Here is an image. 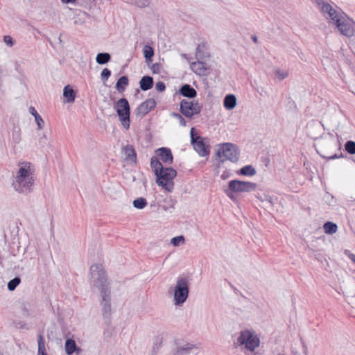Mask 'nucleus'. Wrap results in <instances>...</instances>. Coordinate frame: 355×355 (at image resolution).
I'll return each instance as SVG.
<instances>
[{"label": "nucleus", "instance_id": "nucleus-1", "mask_svg": "<svg viewBox=\"0 0 355 355\" xmlns=\"http://www.w3.org/2000/svg\"><path fill=\"white\" fill-rule=\"evenodd\" d=\"M19 168L15 177L12 186L16 191L20 193L28 194L33 191V187L35 180V168L30 162L19 163Z\"/></svg>", "mask_w": 355, "mask_h": 355}, {"label": "nucleus", "instance_id": "nucleus-2", "mask_svg": "<svg viewBox=\"0 0 355 355\" xmlns=\"http://www.w3.org/2000/svg\"><path fill=\"white\" fill-rule=\"evenodd\" d=\"M90 284L97 288L101 293L104 291H111L105 268L101 264L95 263L90 267Z\"/></svg>", "mask_w": 355, "mask_h": 355}, {"label": "nucleus", "instance_id": "nucleus-3", "mask_svg": "<svg viewBox=\"0 0 355 355\" xmlns=\"http://www.w3.org/2000/svg\"><path fill=\"white\" fill-rule=\"evenodd\" d=\"M216 155L219 159L218 162L220 166L225 160H230L233 163L239 161L240 151L238 146L232 143H223L220 144V148L218 150Z\"/></svg>", "mask_w": 355, "mask_h": 355}, {"label": "nucleus", "instance_id": "nucleus-4", "mask_svg": "<svg viewBox=\"0 0 355 355\" xmlns=\"http://www.w3.org/2000/svg\"><path fill=\"white\" fill-rule=\"evenodd\" d=\"M189 294V279L188 277L180 276L178 277L174 287V304L176 306L183 304L187 300Z\"/></svg>", "mask_w": 355, "mask_h": 355}, {"label": "nucleus", "instance_id": "nucleus-5", "mask_svg": "<svg viewBox=\"0 0 355 355\" xmlns=\"http://www.w3.org/2000/svg\"><path fill=\"white\" fill-rule=\"evenodd\" d=\"M156 183L167 191L173 189V179L177 175V171L171 167H165L156 175Z\"/></svg>", "mask_w": 355, "mask_h": 355}, {"label": "nucleus", "instance_id": "nucleus-6", "mask_svg": "<svg viewBox=\"0 0 355 355\" xmlns=\"http://www.w3.org/2000/svg\"><path fill=\"white\" fill-rule=\"evenodd\" d=\"M191 144L194 150L201 157L208 156L210 153V145L208 138L202 137L196 132L195 128H191L190 131Z\"/></svg>", "mask_w": 355, "mask_h": 355}, {"label": "nucleus", "instance_id": "nucleus-7", "mask_svg": "<svg viewBox=\"0 0 355 355\" xmlns=\"http://www.w3.org/2000/svg\"><path fill=\"white\" fill-rule=\"evenodd\" d=\"M114 107L122 125L125 130H128L130 123V107L128 101L125 98H121L116 102Z\"/></svg>", "mask_w": 355, "mask_h": 355}, {"label": "nucleus", "instance_id": "nucleus-8", "mask_svg": "<svg viewBox=\"0 0 355 355\" xmlns=\"http://www.w3.org/2000/svg\"><path fill=\"white\" fill-rule=\"evenodd\" d=\"M259 343V338L254 332L248 329L240 332L236 342L238 346H244L245 349L250 352H254Z\"/></svg>", "mask_w": 355, "mask_h": 355}, {"label": "nucleus", "instance_id": "nucleus-9", "mask_svg": "<svg viewBox=\"0 0 355 355\" xmlns=\"http://www.w3.org/2000/svg\"><path fill=\"white\" fill-rule=\"evenodd\" d=\"M202 109V106L198 101H189L183 99L180 104V112L187 118L191 119L194 115L200 114Z\"/></svg>", "mask_w": 355, "mask_h": 355}, {"label": "nucleus", "instance_id": "nucleus-10", "mask_svg": "<svg viewBox=\"0 0 355 355\" xmlns=\"http://www.w3.org/2000/svg\"><path fill=\"white\" fill-rule=\"evenodd\" d=\"M257 184L254 182L232 180L228 182L230 190L235 193L251 192L256 189Z\"/></svg>", "mask_w": 355, "mask_h": 355}, {"label": "nucleus", "instance_id": "nucleus-11", "mask_svg": "<svg viewBox=\"0 0 355 355\" xmlns=\"http://www.w3.org/2000/svg\"><path fill=\"white\" fill-rule=\"evenodd\" d=\"M336 26L340 33L347 37H351L354 34L355 23L351 19H345L342 17L336 20Z\"/></svg>", "mask_w": 355, "mask_h": 355}, {"label": "nucleus", "instance_id": "nucleus-12", "mask_svg": "<svg viewBox=\"0 0 355 355\" xmlns=\"http://www.w3.org/2000/svg\"><path fill=\"white\" fill-rule=\"evenodd\" d=\"M101 311L104 319L110 320L112 315L111 309V291H104L101 293Z\"/></svg>", "mask_w": 355, "mask_h": 355}, {"label": "nucleus", "instance_id": "nucleus-13", "mask_svg": "<svg viewBox=\"0 0 355 355\" xmlns=\"http://www.w3.org/2000/svg\"><path fill=\"white\" fill-rule=\"evenodd\" d=\"M191 70L199 76H207L211 71L210 67L205 62L198 60L191 63Z\"/></svg>", "mask_w": 355, "mask_h": 355}, {"label": "nucleus", "instance_id": "nucleus-14", "mask_svg": "<svg viewBox=\"0 0 355 355\" xmlns=\"http://www.w3.org/2000/svg\"><path fill=\"white\" fill-rule=\"evenodd\" d=\"M156 106V101L153 98H148L141 103L136 109V114L137 116H144Z\"/></svg>", "mask_w": 355, "mask_h": 355}, {"label": "nucleus", "instance_id": "nucleus-15", "mask_svg": "<svg viewBox=\"0 0 355 355\" xmlns=\"http://www.w3.org/2000/svg\"><path fill=\"white\" fill-rule=\"evenodd\" d=\"M157 157L166 164H171L173 162V156L170 148L161 147L156 150Z\"/></svg>", "mask_w": 355, "mask_h": 355}, {"label": "nucleus", "instance_id": "nucleus-16", "mask_svg": "<svg viewBox=\"0 0 355 355\" xmlns=\"http://www.w3.org/2000/svg\"><path fill=\"white\" fill-rule=\"evenodd\" d=\"M198 347L191 343H187L182 345H177L173 355H188L191 353L196 354L195 352Z\"/></svg>", "mask_w": 355, "mask_h": 355}, {"label": "nucleus", "instance_id": "nucleus-17", "mask_svg": "<svg viewBox=\"0 0 355 355\" xmlns=\"http://www.w3.org/2000/svg\"><path fill=\"white\" fill-rule=\"evenodd\" d=\"M178 92L181 96L188 98H194L197 96L196 90L189 84H184L182 85Z\"/></svg>", "mask_w": 355, "mask_h": 355}, {"label": "nucleus", "instance_id": "nucleus-18", "mask_svg": "<svg viewBox=\"0 0 355 355\" xmlns=\"http://www.w3.org/2000/svg\"><path fill=\"white\" fill-rule=\"evenodd\" d=\"M125 155V159L130 162H137V153L132 145H126L123 148Z\"/></svg>", "mask_w": 355, "mask_h": 355}, {"label": "nucleus", "instance_id": "nucleus-19", "mask_svg": "<svg viewBox=\"0 0 355 355\" xmlns=\"http://www.w3.org/2000/svg\"><path fill=\"white\" fill-rule=\"evenodd\" d=\"M65 352L67 355H73L74 352L79 353L81 349L78 347L73 339H67L64 344Z\"/></svg>", "mask_w": 355, "mask_h": 355}, {"label": "nucleus", "instance_id": "nucleus-20", "mask_svg": "<svg viewBox=\"0 0 355 355\" xmlns=\"http://www.w3.org/2000/svg\"><path fill=\"white\" fill-rule=\"evenodd\" d=\"M153 78L150 76H143L139 81V87L143 91L150 89L153 87Z\"/></svg>", "mask_w": 355, "mask_h": 355}, {"label": "nucleus", "instance_id": "nucleus-21", "mask_svg": "<svg viewBox=\"0 0 355 355\" xmlns=\"http://www.w3.org/2000/svg\"><path fill=\"white\" fill-rule=\"evenodd\" d=\"M76 95V91L69 85H67L64 87L63 96L66 99L67 103H73Z\"/></svg>", "mask_w": 355, "mask_h": 355}, {"label": "nucleus", "instance_id": "nucleus-22", "mask_svg": "<svg viewBox=\"0 0 355 355\" xmlns=\"http://www.w3.org/2000/svg\"><path fill=\"white\" fill-rule=\"evenodd\" d=\"M223 105L227 110H231L236 105V98L234 94H227L223 101Z\"/></svg>", "mask_w": 355, "mask_h": 355}, {"label": "nucleus", "instance_id": "nucleus-23", "mask_svg": "<svg viewBox=\"0 0 355 355\" xmlns=\"http://www.w3.org/2000/svg\"><path fill=\"white\" fill-rule=\"evenodd\" d=\"M128 84L129 80L128 76H123L118 79L115 87L119 92L122 93L125 90V88Z\"/></svg>", "mask_w": 355, "mask_h": 355}, {"label": "nucleus", "instance_id": "nucleus-24", "mask_svg": "<svg viewBox=\"0 0 355 355\" xmlns=\"http://www.w3.org/2000/svg\"><path fill=\"white\" fill-rule=\"evenodd\" d=\"M21 129L19 126L14 125L11 135L12 145L15 147L21 141Z\"/></svg>", "mask_w": 355, "mask_h": 355}, {"label": "nucleus", "instance_id": "nucleus-25", "mask_svg": "<svg viewBox=\"0 0 355 355\" xmlns=\"http://www.w3.org/2000/svg\"><path fill=\"white\" fill-rule=\"evenodd\" d=\"M150 166L155 175H156L158 172H159L160 171L165 168L163 166L159 158L156 156H153L151 157Z\"/></svg>", "mask_w": 355, "mask_h": 355}, {"label": "nucleus", "instance_id": "nucleus-26", "mask_svg": "<svg viewBox=\"0 0 355 355\" xmlns=\"http://www.w3.org/2000/svg\"><path fill=\"white\" fill-rule=\"evenodd\" d=\"M256 173V169L252 165H245L237 171L239 175L243 176H253Z\"/></svg>", "mask_w": 355, "mask_h": 355}, {"label": "nucleus", "instance_id": "nucleus-27", "mask_svg": "<svg viewBox=\"0 0 355 355\" xmlns=\"http://www.w3.org/2000/svg\"><path fill=\"white\" fill-rule=\"evenodd\" d=\"M143 53L147 63L152 62L153 57L154 56V49L152 46L145 45L143 49Z\"/></svg>", "mask_w": 355, "mask_h": 355}, {"label": "nucleus", "instance_id": "nucleus-28", "mask_svg": "<svg viewBox=\"0 0 355 355\" xmlns=\"http://www.w3.org/2000/svg\"><path fill=\"white\" fill-rule=\"evenodd\" d=\"M205 49V44L204 43L198 45L196 53V58L197 60H202L209 56Z\"/></svg>", "mask_w": 355, "mask_h": 355}, {"label": "nucleus", "instance_id": "nucleus-29", "mask_svg": "<svg viewBox=\"0 0 355 355\" xmlns=\"http://www.w3.org/2000/svg\"><path fill=\"white\" fill-rule=\"evenodd\" d=\"M111 55L109 53H98L96 57V61L98 64H105L110 62Z\"/></svg>", "mask_w": 355, "mask_h": 355}, {"label": "nucleus", "instance_id": "nucleus-30", "mask_svg": "<svg viewBox=\"0 0 355 355\" xmlns=\"http://www.w3.org/2000/svg\"><path fill=\"white\" fill-rule=\"evenodd\" d=\"M38 352L37 355H47L45 349V341L43 336L39 334L37 336Z\"/></svg>", "mask_w": 355, "mask_h": 355}, {"label": "nucleus", "instance_id": "nucleus-31", "mask_svg": "<svg viewBox=\"0 0 355 355\" xmlns=\"http://www.w3.org/2000/svg\"><path fill=\"white\" fill-rule=\"evenodd\" d=\"M323 228L326 234H332L336 232L338 227L336 223L327 221L324 224Z\"/></svg>", "mask_w": 355, "mask_h": 355}, {"label": "nucleus", "instance_id": "nucleus-32", "mask_svg": "<svg viewBox=\"0 0 355 355\" xmlns=\"http://www.w3.org/2000/svg\"><path fill=\"white\" fill-rule=\"evenodd\" d=\"M127 1L128 3L140 8H146L150 4V0H127Z\"/></svg>", "mask_w": 355, "mask_h": 355}, {"label": "nucleus", "instance_id": "nucleus-33", "mask_svg": "<svg viewBox=\"0 0 355 355\" xmlns=\"http://www.w3.org/2000/svg\"><path fill=\"white\" fill-rule=\"evenodd\" d=\"M132 204L134 207L141 209H144L148 203L146 198L141 197L134 200Z\"/></svg>", "mask_w": 355, "mask_h": 355}, {"label": "nucleus", "instance_id": "nucleus-34", "mask_svg": "<svg viewBox=\"0 0 355 355\" xmlns=\"http://www.w3.org/2000/svg\"><path fill=\"white\" fill-rule=\"evenodd\" d=\"M21 283V278L19 277H15L8 283V289L10 291L15 290L17 286Z\"/></svg>", "mask_w": 355, "mask_h": 355}, {"label": "nucleus", "instance_id": "nucleus-35", "mask_svg": "<svg viewBox=\"0 0 355 355\" xmlns=\"http://www.w3.org/2000/svg\"><path fill=\"white\" fill-rule=\"evenodd\" d=\"M326 15L333 20L335 24L336 23L337 19H340L343 17L342 14L334 8H333V11H329Z\"/></svg>", "mask_w": 355, "mask_h": 355}, {"label": "nucleus", "instance_id": "nucleus-36", "mask_svg": "<svg viewBox=\"0 0 355 355\" xmlns=\"http://www.w3.org/2000/svg\"><path fill=\"white\" fill-rule=\"evenodd\" d=\"M345 150L350 155L355 154V141L349 140L345 144Z\"/></svg>", "mask_w": 355, "mask_h": 355}, {"label": "nucleus", "instance_id": "nucleus-37", "mask_svg": "<svg viewBox=\"0 0 355 355\" xmlns=\"http://www.w3.org/2000/svg\"><path fill=\"white\" fill-rule=\"evenodd\" d=\"M184 241H185V239H184V236L180 235V236H178L173 237L171 240V243L173 246H179L180 243H184Z\"/></svg>", "mask_w": 355, "mask_h": 355}, {"label": "nucleus", "instance_id": "nucleus-38", "mask_svg": "<svg viewBox=\"0 0 355 355\" xmlns=\"http://www.w3.org/2000/svg\"><path fill=\"white\" fill-rule=\"evenodd\" d=\"M320 10L323 13L324 16L329 11H333V7L327 2H325L320 8Z\"/></svg>", "mask_w": 355, "mask_h": 355}, {"label": "nucleus", "instance_id": "nucleus-39", "mask_svg": "<svg viewBox=\"0 0 355 355\" xmlns=\"http://www.w3.org/2000/svg\"><path fill=\"white\" fill-rule=\"evenodd\" d=\"M94 3L95 5L98 3H101L102 0H78V3L80 6H83L87 7V5H90L91 3Z\"/></svg>", "mask_w": 355, "mask_h": 355}, {"label": "nucleus", "instance_id": "nucleus-40", "mask_svg": "<svg viewBox=\"0 0 355 355\" xmlns=\"http://www.w3.org/2000/svg\"><path fill=\"white\" fill-rule=\"evenodd\" d=\"M110 76H111V71L107 68H105L101 71V78L102 81L103 83H105V81H107L108 80V78L110 77Z\"/></svg>", "mask_w": 355, "mask_h": 355}, {"label": "nucleus", "instance_id": "nucleus-41", "mask_svg": "<svg viewBox=\"0 0 355 355\" xmlns=\"http://www.w3.org/2000/svg\"><path fill=\"white\" fill-rule=\"evenodd\" d=\"M171 115H172L173 117H175V118L178 119V121H180V125H181L182 126H186V125H187V121H186V120L182 117V116L180 114L177 113V112H173V113L171 114Z\"/></svg>", "mask_w": 355, "mask_h": 355}, {"label": "nucleus", "instance_id": "nucleus-42", "mask_svg": "<svg viewBox=\"0 0 355 355\" xmlns=\"http://www.w3.org/2000/svg\"><path fill=\"white\" fill-rule=\"evenodd\" d=\"M224 192L227 196V197L232 201L236 200V196H235L236 193L234 191H230L229 187H227V188L224 190Z\"/></svg>", "mask_w": 355, "mask_h": 355}, {"label": "nucleus", "instance_id": "nucleus-43", "mask_svg": "<svg viewBox=\"0 0 355 355\" xmlns=\"http://www.w3.org/2000/svg\"><path fill=\"white\" fill-rule=\"evenodd\" d=\"M3 42L10 47H12L15 44V40L10 35L3 36Z\"/></svg>", "mask_w": 355, "mask_h": 355}, {"label": "nucleus", "instance_id": "nucleus-44", "mask_svg": "<svg viewBox=\"0 0 355 355\" xmlns=\"http://www.w3.org/2000/svg\"><path fill=\"white\" fill-rule=\"evenodd\" d=\"M35 121L37 123V128L39 130H41L44 127V121L42 119V118L41 117V116L40 114H37L36 117L35 118Z\"/></svg>", "mask_w": 355, "mask_h": 355}, {"label": "nucleus", "instance_id": "nucleus-45", "mask_svg": "<svg viewBox=\"0 0 355 355\" xmlns=\"http://www.w3.org/2000/svg\"><path fill=\"white\" fill-rule=\"evenodd\" d=\"M155 89L157 91H158L159 92H163L166 89V85L164 82L159 81L155 85Z\"/></svg>", "mask_w": 355, "mask_h": 355}, {"label": "nucleus", "instance_id": "nucleus-46", "mask_svg": "<svg viewBox=\"0 0 355 355\" xmlns=\"http://www.w3.org/2000/svg\"><path fill=\"white\" fill-rule=\"evenodd\" d=\"M275 75L277 76L280 80H284L288 76V73L287 71H282L280 70H277L275 71Z\"/></svg>", "mask_w": 355, "mask_h": 355}, {"label": "nucleus", "instance_id": "nucleus-47", "mask_svg": "<svg viewBox=\"0 0 355 355\" xmlns=\"http://www.w3.org/2000/svg\"><path fill=\"white\" fill-rule=\"evenodd\" d=\"M47 137L45 134H43V135L39 139V144L41 146V147H44L47 145L48 142Z\"/></svg>", "mask_w": 355, "mask_h": 355}, {"label": "nucleus", "instance_id": "nucleus-48", "mask_svg": "<svg viewBox=\"0 0 355 355\" xmlns=\"http://www.w3.org/2000/svg\"><path fill=\"white\" fill-rule=\"evenodd\" d=\"M257 198L262 202L267 201L269 203L272 204V198L266 195H263V196H258Z\"/></svg>", "mask_w": 355, "mask_h": 355}, {"label": "nucleus", "instance_id": "nucleus-49", "mask_svg": "<svg viewBox=\"0 0 355 355\" xmlns=\"http://www.w3.org/2000/svg\"><path fill=\"white\" fill-rule=\"evenodd\" d=\"M151 69H152L153 73H159V69H160L159 64H158V63L153 64L152 65Z\"/></svg>", "mask_w": 355, "mask_h": 355}, {"label": "nucleus", "instance_id": "nucleus-50", "mask_svg": "<svg viewBox=\"0 0 355 355\" xmlns=\"http://www.w3.org/2000/svg\"><path fill=\"white\" fill-rule=\"evenodd\" d=\"M28 111H29V113L31 114H32L33 116H34V117L35 118L37 114H39L37 113V112L36 111V110L35 109L34 107L33 106H31L29 108H28Z\"/></svg>", "mask_w": 355, "mask_h": 355}, {"label": "nucleus", "instance_id": "nucleus-51", "mask_svg": "<svg viewBox=\"0 0 355 355\" xmlns=\"http://www.w3.org/2000/svg\"><path fill=\"white\" fill-rule=\"evenodd\" d=\"M343 157V154L342 153H340V155L334 154V155L327 157V159H334L336 158H340V157Z\"/></svg>", "mask_w": 355, "mask_h": 355}, {"label": "nucleus", "instance_id": "nucleus-52", "mask_svg": "<svg viewBox=\"0 0 355 355\" xmlns=\"http://www.w3.org/2000/svg\"><path fill=\"white\" fill-rule=\"evenodd\" d=\"M313 1L317 4L318 8H320L322 4H324L325 3V1L324 0H313Z\"/></svg>", "mask_w": 355, "mask_h": 355}, {"label": "nucleus", "instance_id": "nucleus-53", "mask_svg": "<svg viewBox=\"0 0 355 355\" xmlns=\"http://www.w3.org/2000/svg\"><path fill=\"white\" fill-rule=\"evenodd\" d=\"M157 349H158V347L156 346V344H154V345L153 346V349H152V352H153L152 355H154L155 354H156Z\"/></svg>", "mask_w": 355, "mask_h": 355}, {"label": "nucleus", "instance_id": "nucleus-54", "mask_svg": "<svg viewBox=\"0 0 355 355\" xmlns=\"http://www.w3.org/2000/svg\"><path fill=\"white\" fill-rule=\"evenodd\" d=\"M251 39L252 40V41L254 43H257L258 42V38H257V37L255 35H251Z\"/></svg>", "mask_w": 355, "mask_h": 355}, {"label": "nucleus", "instance_id": "nucleus-55", "mask_svg": "<svg viewBox=\"0 0 355 355\" xmlns=\"http://www.w3.org/2000/svg\"><path fill=\"white\" fill-rule=\"evenodd\" d=\"M181 56H182L183 58H184V59H186L187 60H188V61H189V60H190V58H190L187 54H186V53H182V54H181Z\"/></svg>", "mask_w": 355, "mask_h": 355}, {"label": "nucleus", "instance_id": "nucleus-56", "mask_svg": "<svg viewBox=\"0 0 355 355\" xmlns=\"http://www.w3.org/2000/svg\"><path fill=\"white\" fill-rule=\"evenodd\" d=\"M349 258L355 263V254L351 253Z\"/></svg>", "mask_w": 355, "mask_h": 355}, {"label": "nucleus", "instance_id": "nucleus-57", "mask_svg": "<svg viewBox=\"0 0 355 355\" xmlns=\"http://www.w3.org/2000/svg\"><path fill=\"white\" fill-rule=\"evenodd\" d=\"M62 2H64L65 3H73L76 0H62Z\"/></svg>", "mask_w": 355, "mask_h": 355}, {"label": "nucleus", "instance_id": "nucleus-58", "mask_svg": "<svg viewBox=\"0 0 355 355\" xmlns=\"http://www.w3.org/2000/svg\"><path fill=\"white\" fill-rule=\"evenodd\" d=\"M221 178H222V179L225 180V179L227 178V176H226V175H225V174L223 173V174L221 175Z\"/></svg>", "mask_w": 355, "mask_h": 355}, {"label": "nucleus", "instance_id": "nucleus-59", "mask_svg": "<svg viewBox=\"0 0 355 355\" xmlns=\"http://www.w3.org/2000/svg\"><path fill=\"white\" fill-rule=\"evenodd\" d=\"M278 355H285V354H279Z\"/></svg>", "mask_w": 355, "mask_h": 355}]
</instances>
